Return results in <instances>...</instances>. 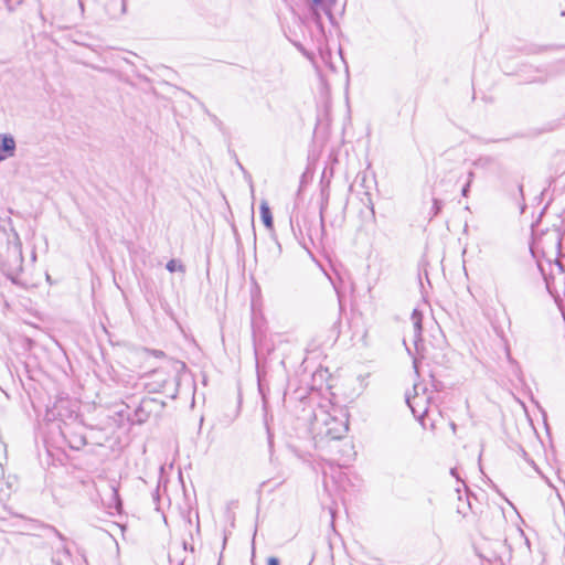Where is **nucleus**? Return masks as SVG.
<instances>
[{"mask_svg": "<svg viewBox=\"0 0 565 565\" xmlns=\"http://www.w3.org/2000/svg\"><path fill=\"white\" fill-rule=\"evenodd\" d=\"M562 239L563 235L557 228H547L540 235L534 236L530 246L531 253L534 257L541 254L543 258L550 264L554 263L559 274L565 271L564 265L559 260L562 254Z\"/></svg>", "mask_w": 565, "mask_h": 565, "instance_id": "nucleus-1", "label": "nucleus"}, {"mask_svg": "<svg viewBox=\"0 0 565 565\" xmlns=\"http://www.w3.org/2000/svg\"><path fill=\"white\" fill-rule=\"evenodd\" d=\"M312 427L317 435L331 440L341 439L349 429L347 422L323 411L315 415Z\"/></svg>", "mask_w": 565, "mask_h": 565, "instance_id": "nucleus-2", "label": "nucleus"}, {"mask_svg": "<svg viewBox=\"0 0 565 565\" xmlns=\"http://www.w3.org/2000/svg\"><path fill=\"white\" fill-rule=\"evenodd\" d=\"M78 402L70 397H58L52 406H47L45 419L49 422L58 420L65 426L75 423L78 418Z\"/></svg>", "mask_w": 565, "mask_h": 565, "instance_id": "nucleus-3", "label": "nucleus"}, {"mask_svg": "<svg viewBox=\"0 0 565 565\" xmlns=\"http://www.w3.org/2000/svg\"><path fill=\"white\" fill-rule=\"evenodd\" d=\"M420 383L414 384V395H406V403L415 417L422 419L427 414V403L430 396L427 395V387H423V394H419Z\"/></svg>", "mask_w": 565, "mask_h": 565, "instance_id": "nucleus-4", "label": "nucleus"}, {"mask_svg": "<svg viewBox=\"0 0 565 565\" xmlns=\"http://www.w3.org/2000/svg\"><path fill=\"white\" fill-rule=\"evenodd\" d=\"M327 207V203L321 204L320 207V216H319V225L310 226L307 228L308 236L313 245H321L323 241V236L326 233L324 228V210Z\"/></svg>", "mask_w": 565, "mask_h": 565, "instance_id": "nucleus-5", "label": "nucleus"}, {"mask_svg": "<svg viewBox=\"0 0 565 565\" xmlns=\"http://www.w3.org/2000/svg\"><path fill=\"white\" fill-rule=\"evenodd\" d=\"M152 403L151 399H142L138 407L134 411L132 414L127 415V420L130 425H141L146 423L149 418L150 412L147 411V407Z\"/></svg>", "mask_w": 565, "mask_h": 565, "instance_id": "nucleus-6", "label": "nucleus"}, {"mask_svg": "<svg viewBox=\"0 0 565 565\" xmlns=\"http://www.w3.org/2000/svg\"><path fill=\"white\" fill-rule=\"evenodd\" d=\"M413 323V342L416 351H419V347L423 342V313L418 309H414L411 316Z\"/></svg>", "mask_w": 565, "mask_h": 565, "instance_id": "nucleus-7", "label": "nucleus"}, {"mask_svg": "<svg viewBox=\"0 0 565 565\" xmlns=\"http://www.w3.org/2000/svg\"><path fill=\"white\" fill-rule=\"evenodd\" d=\"M61 433L72 449L79 450L87 444L86 437L81 433L73 431L70 425L61 427Z\"/></svg>", "mask_w": 565, "mask_h": 565, "instance_id": "nucleus-8", "label": "nucleus"}, {"mask_svg": "<svg viewBox=\"0 0 565 565\" xmlns=\"http://www.w3.org/2000/svg\"><path fill=\"white\" fill-rule=\"evenodd\" d=\"M15 140L11 135H0V162L14 156Z\"/></svg>", "mask_w": 565, "mask_h": 565, "instance_id": "nucleus-9", "label": "nucleus"}, {"mask_svg": "<svg viewBox=\"0 0 565 565\" xmlns=\"http://www.w3.org/2000/svg\"><path fill=\"white\" fill-rule=\"evenodd\" d=\"M107 507L109 509H114L117 513H120L122 510V501L120 499L118 488L114 483L109 486V499Z\"/></svg>", "mask_w": 565, "mask_h": 565, "instance_id": "nucleus-10", "label": "nucleus"}, {"mask_svg": "<svg viewBox=\"0 0 565 565\" xmlns=\"http://www.w3.org/2000/svg\"><path fill=\"white\" fill-rule=\"evenodd\" d=\"M259 211H260V218L263 221V224L265 225V227L267 230L273 231L274 230L273 214H271L270 207L268 205V202L266 200H263L260 202Z\"/></svg>", "mask_w": 565, "mask_h": 565, "instance_id": "nucleus-11", "label": "nucleus"}, {"mask_svg": "<svg viewBox=\"0 0 565 565\" xmlns=\"http://www.w3.org/2000/svg\"><path fill=\"white\" fill-rule=\"evenodd\" d=\"M565 71V60H559L551 65V71L546 72L545 76L539 79H530V83H545L550 76L557 75Z\"/></svg>", "mask_w": 565, "mask_h": 565, "instance_id": "nucleus-12", "label": "nucleus"}, {"mask_svg": "<svg viewBox=\"0 0 565 565\" xmlns=\"http://www.w3.org/2000/svg\"><path fill=\"white\" fill-rule=\"evenodd\" d=\"M335 2L337 0H312V3L316 7H320L330 20L333 19L332 9L335 6Z\"/></svg>", "mask_w": 565, "mask_h": 565, "instance_id": "nucleus-13", "label": "nucleus"}, {"mask_svg": "<svg viewBox=\"0 0 565 565\" xmlns=\"http://www.w3.org/2000/svg\"><path fill=\"white\" fill-rule=\"evenodd\" d=\"M256 371H257V381H258V390L262 394L263 398L266 397V381H265V371L264 367L260 366L259 362L256 363Z\"/></svg>", "mask_w": 565, "mask_h": 565, "instance_id": "nucleus-14", "label": "nucleus"}, {"mask_svg": "<svg viewBox=\"0 0 565 565\" xmlns=\"http://www.w3.org/2000/svg\"><path fill=\"white\" fill-rule=\"evenodd\" d=\"M559 49L558 45L550 44V45H534L531 47L530 52L533 54H540L546 51H554Z\"/></svg>", "mask_w": 565, "mask_h": 565, "instance_id": "nucleus-15", "label": "nucleus"}, {"mask_svg": "<svg viewBox=\"0 0 565 565\" xmlns=\"http://www.w3.org/2000/svg\"><path fill=\"white\" fill-rule=\"evenodd\" d=\"M561 126H562V120L555 119V120H552V121H548L547 124H545L544 127L542 129H540V132L541 134L542 132H551V131L556 130Z\"/></svg>", "mask_w": 565, "mask_h": 565, "instance_id": "nucleus-16", "label": "nucleus"}, {"mask_svg": "<svg viewBox=\"0 0 565 565\" xmlns=\"http://www.w3.org/2000/svg\"><path fill=\"white\" fill-rule=\"evenodd\" d=\"M443 209V201L439 199H433V206L430 210V218L437 216Z\"/></svg>", "mask_w": 565, "mask_h": 565, "instance_id": "nucleus-17", "label": "nucleus"}, {"mask_svg": "<svg viewBox=\"0 0 565 565\" xmlns=\"http://www.w3.org/2000/svg\"><path fill=\"white\" fill-rule=\"evenodd\" d=\"M519 454L520 456L526 461L529 462L536 471H539V468L537 466L535 465V462L529 457V454L525 451V449L523 447L520 446L519 448Z\"/></svg>", "mask_w": 565, "mask_h": 565, "instance_id": "nucleus-18", "label": "nucleus"}, {"mask_svg": "<svg viewBox=\"0 0 565 565\" xmlns=\"http://www.w3.org/2000/svg\"><path fill=\"white\" fill-rule=\"evenodd\" d=\"M50 533H52L53 535H55L62 543H65L66 542V537L57 530L55 529L54 526L52 525H46L45 527Z\"/></svg>", "mask_w": 565, "mask_h": 565, "instance_id": "nucleus-19", "label": "nucleus"}, {"mask_svg": "<svg viewBox=\"0 0 565 565\" xmlns=\"http://www.w3.org/2000/svg\"><path fill=\"white\" fill-rule=\"evenodd\" d=\"M471 509V503L469 500H467V504H459L457 507V512L459 514H461L462 516H466L467 515V511Z\"/></svg>", "mask_w": 565, "mask_h": 565, "instance_id": "nucleus-20", "label": "nucleus"}, {"mask_svg": "<svg viewBox=\"0 0 565 565\" xmlns=\"http://www.w3.org/2000/svg\"><path fill=\"white\" fill-rule=\"evenodd\" d=\"M312 19L318 26L322 28L321 15L317 8L312 9Z\"/></svg>", "mask_w": 565, "mask_h": 565, "instance_id": "nucleus-21", "label": "nucleus"}, {"mask_svg": "<svg viewBox=\"0 0 565 565\" xmlns=\"http://www.w3.org/2000/svg\"><path fill=\"white\" fill-rule=\"evenodd\" d=\"M265 427H266V431H267V439H268V445L269 447L273 446V438H274V435L269 428V424H268V419L267 417H265Z\"/></svg>", "mask_w": 565, "mask_h": 565, "instance_id": "nucleus-22", "label": "nucleus"}, {"mask_svg": "<svg viewBox=\"0 0 565 565\" xmlns=\"http://www.w3.org/2000/svg\"><path fill=\"white\" fill-rule=\"evenodd\" d=\"M211 120L213 121V124L220 129V130H223V122L222 120L216 116V115H213V114H209Z\"/></svg>", "mask_w": 565, "mask_h": 565, "instance_id": "nucleus-23", "label": "nucleus"}, {"mask_svg": "<svg viewBox=\"0 0 565 565\" xmlns=\"http://www.w3.org/2000/svg\"><path fill=\"white\" fill-rule=\"evenodd\" d=\"M179 330L183 334V338L188 342V344L193 348H196L195 341L193 339L189 338V335L184 332V330L180 326H179Z\"/></svg>", "mask_w": 565, "mask_h": 565, "instance_id": "nucleus-24", "label": "nucleus"}, {"mask_svg": "<svg viewBox=\"0 0 565 565\" xmlns=\"http://www.w3.org/2000/svg\"><path fill=\"white\" fill-rule=\"evenodd\" d=\"M167 269L170 271V273H174L177 271V259L172 258L168 262L167 264Z\"/></svg>", "mask_w": 565, "mask_h": 565, "instance_id": "nucleus-25", "label": "nucleus"}, {"mask_svg": "<svg viewBox=\"0 0 565 565\" xmlns=\"http://www.w3.org/2000/svg\"><path fill=\"white\" fill-rule=\"evenodd\" d=\"M267 565H280V561L275 556H270L267 559Z\"/></svg>", "mask_w": 565, "mask_h": 565, "instance_id": "nucleus-26", "label": "nucleus"}, {"mask_svg": "<svg viewBox=\"0 0 565 565\" xmlns=\"http://www.w3.org/2000/svg\"><path fill=\"white\" fill-rule=\"evenodd\" d=\"M470 185H471L470 183H466V184L463 185V188H462V190H461V194H462V196H468L469 191H470Z\"/></svg>", "mask_w": 565, "mask_h": 565, "instance_id": "nucleus-27", "label": "nucleus"}, {"mask_svg": "<svg viewBox=\"0 0 565 565\" xmlns=\"http://www.w3.org/2000/svg\"><path fill=\"white\" fill-rule=\"evenodd\" d=\"M186 370V365L184 362H181L179 361V376L181 375V373H184Z\"/></svg>", "mask_w": 565, "mask_h": 565, "instance_id": "nucleus-28", "label": "nucleus"}, {"mask_svg": "<svg viewBox=\"0 0 565 565\" xmlns=\"http://www.w3.org/2000/svg\"><path fill=\"white\" fill-rule=\"evenodd\" d=\"M473 178H475V172H473V171H469V173H468V181H467V183H470V184H471V182H472Z\"/></svg>", "mask_w": 565, "mask_h": 565, "instance_id": "nucleus-29", "label": "nucleus"}, {"mask_svg": "<svg viewBox=\"0 0 565 565\" xmlns=\"http://www.w3.org/2000/svg\"><path fill=\"white\" fill-rule=\"evenodd\" d=\"M126 10H127V2H126V0H122V4H121V11H122V13H125V12H126Z\"/></svg>", "mask_w": 565, "mask_h": 565, "instance_id": "nucleus-30", "label": "nucleus"}, {"mask_svg": "<svg viewBox=\"0 0 565 565\" xmlns=\"http://www.w3.org/2000/svg\"><path fill=\"white\" fill-rule=\"evenodd\" d=\"M178 476H179V482H181V483L183 484L182 471H181V469H180V468H179Z\"/></svg>", "mask_w": 565, "mask_h": 565, "instance_id": "nucleus-31", "label": "nucleus"}, {"mask_svg": "<svg viewBox=\"0 0 565 565\" xmlns=\"http://www.w3.org/2000/svg\"><path fill=\"white\" fill-rule=\"evenodd\" d=\"M236 163H237L238 168H239L242 171H245V169H244L243 164H242L238 160H236Z\"/></svg>", "mask_w": 565, "mask_h": 565, "instance_id": "nucleus-32", "label": "nucleus"}, {"mask_svg": "<svg viewBox=\"0 0 565 565\" xmlns=\"http://www.w3.org/2000/svg\"><path fill=\"white\" fill-rule=\"evenodd\" d=\"M450 472H451V475H452V476H455V478H456V479H459V476H458V475H456V469H451V471H450Z\"/></svg>", "mask_w": 565, "mask_h": 565, "instance_id": "nucleus-33", "label": "nucleus"}, {"mask_svg": "<svg viewBox=\"0 0 565 565\" xmlns=\"http://www.w3.org/2000/svg\"><path fill=\"white\" fill-rule=\"evenodd\" d=\"M450 472H451V475H452V476H455V478H456V479H459V476H458V475H456V469H451V471H450Z\"/></svg>", "mask_w": 565, "mask_h": 565, "instance_id": "nucleus-34", "label": "nucleus"}, {"mask_svg": "<svg viewBox=\"0 0 565 565\" xmlns=\"http://www.w3.org/2000/svg\"><path fill=\"white\" fill-rule=\"evenodd\" d=\"M450 472H451V475H452V476H455V478H456V479H459V476H458V475H456V469H451V471H450Z\"/></svg>", "mask_w": 565, "mask_h": 565, "instance_id": "nucleus-35", "label": "nucleus"}, {"mask_svg": "<svg viewBox=\"0 0 565 565\" xmlns=\"http://www.w3.org/2000/svg\"><path fill=\"white\" fill-rule=\"evenodd\" d=\"M519 191L521 193V196L523 198V185L522 184L519 185Z\"/></svg>", "mask_w": 565, "mask_h": 565, "instance_id": "nucleus-36", "label": "nucleus"}, {"mask_svg": "<svg viewBox=\"0 0 565 565\" xmlns=\"http://www.w3.org/2000/svg\"><path fill=\"white\" fill-rule=\"evenodd\" d=\"M168 558H169V563H170V565H173V563H172V558H171V555H170V554L168 555Z\"/></svg>", "mask_w": 565, "mask_h": 565, "instance_id": "nucleus-37", "label": "nucleus"}, {"mask_svg": "<svg viewBox=\"0 0 565 565\" xmlns=\"http://www.w3.org/2000/svg\"><path fill=\"white\" fill-rule=\"evenodd\" d=\"M178 268H179V271H182L183 270V266L179 263L178 265Z\"/></svg>", "mask_w": 565, "mask_h": 565, "instance_id": "nucleus-38", "label": "nucleus"}, {"mask_svg": "<svg viewBox=\"0 0 565 565\" xmlns=\"http://www.w3.org/2000/svg\"><path fill=\"white\" fill-rule=\"evenodd\" d=\"M226 542H227V539H226V536H225V537L223 539V547L225 546Z\"/></svg>", "mask_w": 565, "mask_h": 565, "instance_id": "nucleus-39", "label": "nucleus"}, {"mask_svg": "<svg viewBox=\"0 0 565 565\" xmlns=\"http://www.w3.org/2000/svg\"><path fill=\"white\" fill-rule=\"evenodd\" d=\"M423 387H426V386L422 384V387L419 388V394H423Z\"/></svg>", "mask_w": 565, "mask_h": 565, "instance_id": "nucleus-40", "label": "nucleus"}, {"mask_svg": "<svg viewBox=\"0 0 565 565\" xmlns=\"http://www.w3.org/2000/svg\"><path fill=\"white\" fill-rule=\"evenodd\" d=\"M451 429L455 431L456 430V425L454 423H451Z\"/></svg>", "mask_w": 565, "mask_h": 565, "instance_id": "nucleus-41", "label": "nucleus"}, {"mask_svg": "<svg viewBox=\"0 0 565 565\" xmlns=\"http://www.w3.org/2000/svg\"><path fill=\"white\" fill-rule=\"evenodd\" d=\"M181 93H182L184 96H189V93H188V92H185V90H182Z\"/></svg>", "mask_w": 565, "mask_h": 565, "instance_id": "nucleus-42", "label": "nucleus"}, {"mask_svg": "<svg viewBox=\"0 0 565 565\" xmlns=\"http://www.w3.org/2000/svg\"><path fill=\"white\" fill-rule=\"evenodd\" d=\"M152 353H159V354H162V351H153Z\"/></svg>", "mask_w": 565, "mask_h": 565, "instance_id": "nucleus-43", "label": "nucleus"}, {"mask_svg": "<svg viewBox=\"0 0 565 565\" xmlns=\"http://www.w3.org/2000/svg\"><path fill=\"white\" fill-rule=\"evenodd\" d=\"M179 565H182V564H179Z\"/></svg>", "mask_w": 565, "mask_h": 565, "instance_id": "nucleus-44", "label": "nucleus"}]
</instances>
